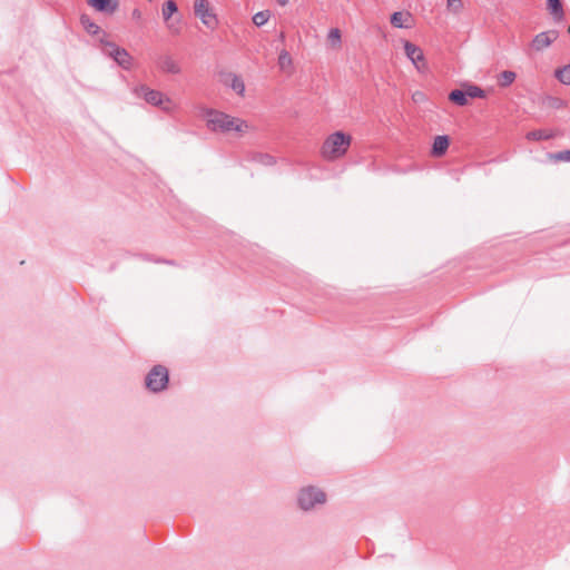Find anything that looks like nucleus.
<instances>
[{"mask_svg":"<svg viewBox=\"0 0 570 570\" xmlns=\"http://www.w3.org/2000/svg\"><path fill=\"white\" fill-rule=\"evenodd\" d=\"M202 112L203 117L206 119L208 130L213 132L228 134L230 131H235L243 134L249 128L246 120L233 117L213 108L204 107Z\"/></svg>","mask_w":570,"mask_h":570,"instance_id":"f257e3e1","label":"nucleus"},{"mask_svg":"<svg viewBox=\"0 0 570 570\" xmlns=\"http://www.w3.org/2000/svg\"><path fill=\"white\" fill-rule=\"evenodd\" d=\"M352 137L342 131L330 135L322 146V156L327 160H334L344 156L351 145Z\"/></svg>","mask_w":570,"mask_h":570,"instance_id":"f03ea898","label":"nucleus"},{"mask_svg":"<svg viewBox=\"0 0 570 570\" xmlns=\"http://www.w3.org/2000/svg\"><path fill=\"white\" fill-rule=\"evenodd\" d=\"M326 500V493L315 485L303 487L297 492V505L305 512L325 504Z\"/></svg>","mask_w":570,"mask_h":570,"instance_id":"7ed1b4c3","label":"nucleus"},{"mask_svg":"<svg viewBox=\"0 0 570 570\" xmlns=\"http://www.w3.org/2000/svg\"><path fill=\"white\" fill-rule=\"evenodd\" d=\"M137 97L144 98L146 102L151 106L160 107L166 112L173 111V102L170 98L166 97L161 91L150 89L149 87L141 85L134 89Z\"/></svg>","mask_w":570,"mask_h":570,"instance_id":"20e7f679","label":"nucleus"},{"mask_svg":"<svg viewBox=\"0 0 570 570\" xmlns=\"http://www.w3.org/2000/svg\"><path fill=\"white\" fill-rule=\"evenodd\" d=\"M169 382V372L166 366L157 364L148 372L145 385L148 391L159 393L164 391Z\"/></svg>","mask_w":570,"mask_h":570,"instance_id":"39448f33","label":"nucleus"},{"mask_svg":"<svg viewBox=\"0 0 570 570\" xmlns=\"http://www.w3.org/2000/svg\"><path fill=\"white\" fill-rule=\"evenodd\" d=\"M100 50L104 55L112 58L120 67L128 70L131 67V57L126 49L118 47L116 43L105 41L100 38Z\"/></svg>","mask_w":570,"mask_h":570,"instance_id":"423d86ee","label":"nucleus"},{"mask_svg":"<svg viewBox=\"0 0 570 570\" xmlns=\"http://www.w3.org/2000/svg\"><path fill=\"white\" fill-rule=\"evenodd\" d=\"M194 11L196 17L209 29H214L217 26V17L207 0H195Z\"/></svg>","mask_w":570,"mask_h":570,"instance_id":"0eeeda50","label":"nucleus"},{"mask_svg":"<svg viewBox=\"0 0 570 570\" xmlns=\"http://www.w3.org/2000/svg\"><path fill=\"white\" fill-rule=\"evenodd\" d=\"M220 81L232 88L238 96L243 97L245 94V83L243 79L233 72H220Z\"/></svg>","mask_w":570,"mask_h":570,"instance_id":"6e6552de","label":"nucleus"},{"mask_svg":"<svg viewBox=\"0 0 570 570\" xmlns=\"http://www.w3.org/2000/svg\"><path fill=\"white\" fill-rule=\"evenodd\" d=\"M404 50H405L406 57L420 70L421 69L420 63H422V66H424V55H423L422 49L420 47H417L416 45L410 42V41H405L404 42Z\"/></svg>","mask_w":570,"mask_h":570,"instance_id":"1a4fd4ad","label":"nucleus"},{"mask_svg":"<svg viewBox=\"0 0 570 570\" xmlns=\"http://www.w3.org/2000/svg\"><path fill=\"white\" fill-rule=\"evenodd\" d=\"M277 66L279 68V71L287 77H291L295 71L292 56L285 49L279 51Z\"/></svg>","mask_w":570,"mask_h":570,"instance_id":"9d476101","label":"nucleus"},{"mask_svg":"<svg viewBox=\"0 0 570 570\" xmlns=\"http://www.w3.org/2000/svg\"><path fill=\"white\" fill-rule=\"evenodd\" d=\"M391 24L396 28L409 29L413 24V17L407 11H397L391 16Z\"/></svg>","mask_w":570,"mask_h":570,"instance_id":"9b49d317","label":"nucleus"},{"mask_svg":"<svg viewBox=\"0 0 570 570\" xmlns=\"http://www.w3.org/2000/svg\"><path fill=\"white\" fill-rule=\"evenodd\" d=\"M157 67L168 73H179L180 68L170 56H160L156 61Z\"/></svg>","mask_w":570,"mask_h":570,"instance_id":"f8f14e48","label":"nucleus"},{"mask_svg":"<svg viewBox=\"0 0 570 570\" xmlns=\"http://www.w3.org/2000/svg\"><path fill=\"white\" fill-rule=\"evenodd\" d=\"M450 145V139L446 135L436 136L432 145V155L434 157L443 156Z\"/></svg>","mask_w":570,"mask_h":570,"instance_id":"ddd939ff","label":"nucleus"},{"mask_svg":"<svg viewBox=\"0 0 570 570\" xmlns=\"http://www.w3.org/2000/svg\"><path fill=\"white\" fill-rule=\"evenodd\" d=\"M547 7L554 22L563 20L564 11L561 0H547Z\"/></svg>","mask_w":570,"mask_h":570,"instance_id":"4468645a","label":"nucleus"},{"mask_svg":"<svg viewBox=\"0 0 570 570\" xmlns=\"http://www.w3.org/2000/svg\"><path fill=\"white\" fill-rule=\"evenodd\" d=\"M88 4L104 13H112L118 6L117 1L112 0H88Z\"/></svg>","mask_w":570,"mask_h":570,"instance_id":"2eb2a0df","label":"nucleus"},{"mask_svg":"<svg viewBox=\"0 0 570 570\" xmlns=\"http://www.w3.org/2000/svg\"><path fill=\"white\" fill-rule=\"evenodd\" d=\"M80 23L90 36H97L99 33L100 27L95 23L88 14L83 13L80 16Z\"/></svg>","mask_w":570,"mask_h":570,"instance_id":"dca6fc26","label":"nucleus"},{"mask_svg":"<svg viewBox=\"0 0 570 570\" xmlns=\"http://www.w3.org/2000/svg\"><path fill=\"white\" fill-rule=\"evenodd\" d=\"M449 100L458 106L468 105V96L465 89H454L449 95Z\"/></svg>","mask_w":570,"mask_h":570,"instance_id":"f3484780","label":"nucleus"},{"mask_svg":"<svg viewBox=\"0 0 570 570\" xmlns=\"http://www.w3.org/2000/svg\"><path fill=\"white\" fill-rule=\"evenodd\" d=\"M250 160L263 166H273L275 164V158L272 155L263 153L253 154Z\"/></svg>","mask_w":570,"mask_h":570,"instance_id":"a211bd4d","label":"nucleus"},{"mask_svg":"<svg viewBox=\"0 0 570 570\" xmlns=\"http://www.w3.org/2000/svg\"><path fill=\"white\" fill-rule=\"evenodd\" d=\"M554 77L563 85L570 86V63L558 68L554 71Z\"/></svg>","mask_w":570,"mask_h":570,"instance_id":"6ab92c4d","label":"nucleus"},{"mask_svg":"<svg viewBox=\"0 0 570 570\" xmlns=\"http://www.w3.org/2000/svg\"><path fill=\"white\" fill-rule=\"evenodd\" d=\"M517 78V75L514 71L511 70H504L499 75V86L500 87H509Z\"/></svg>","mask_w":570,"mask_h":570,"instance_id":"aec40b11","label":"nucleus"},{"mask_svg":"<svg viewBox=\"0 0 570 570\" xmlns=\"http://www.w3.org/2000/svg\"><path fill=\"white\" fill-rule=\"evenodd\" d=\"M556 38H533L530 47L533 50L541 51L550 47Z\"/></svg>","mask_w":570,"mask_h":570,"instance_id":"412c9836","label":"nucleus"},{"mask_svg":"<svg viewBox=\"0 0 570 570\" xmlns=\"http://www.w3.org/2000/svg\"><path fill=\"white\" fill-rule=\"evenodd\" d=\"M468 99L469 98H485V91L475 85H469L465 88Z\"/></svg>","mask_w":570,"mask_h":570,"instance_id":"4be33fe9","label":"nucleus"},{"mask_svg":"<svg viewBox=\"0 0 570 570\" xmlns=\"http://www.w3.org/2000/svg\"><path fill=\"white\" fill-rule=\"evenodd\" d=\"M551 137H552L551 134H548L546 130H541V129L532 130L527 134V139L535 140V141L547 140V139H550Z\"/></svg>","mask_w":570,"mask_h":570,"instance_id":"5701e85b","label":"nucleus"},{"mask_svg":"<svg viewBox=\"0 0 570 570\" xmlns=\"http://www.w3.org/2000/svg\"><path fill=\"white\" fill-rule=\"evenodd\" d=\"M177 11V4L173 0H168L165 2L163 7V17L165 20H168L174 12Z\"/></svg>","mask_w":570,"mask_h":570,"instance_id":"b1692460","label":"nucleus"},{"mask_svg":"<svg viewBox=\"0 0 570 570\" xmlns=\"http://www.w3.org/2000/svg\"><path fill=\"white\" fill-rule=\"evenodd\" d=\"M269 17H271L269 11H267V10L259 11L254 14L253 22L255 26L261 27V26H264L268 21Z\"/></svg>","mask_w":570,"mask_h":570,"instance_id":"393cba45","label":"nucleus"},{"mask_svg":"<svg viewBox=\"0 0 570 570\" xmlns=\"http://www.w3.org/2000/svg\"><path fill=\"white\" fill-rule=\"evenodd\" d=\"M462 7H463L462 0H448L446 1L448 10L453 12V13L460 12Z\"/></svg>","mask_w":570,"mask_h":570,"instance_id":"a878e982","label":"nucleus"},{"mask_svg":"<svg viewBox=\"0 0 570 570\" xmlns=\"http://www.w3.org/2000/svg\"><path fill=\"white\" fill-rule=\"evenodd\" d=\"M554 159L559 161H570V149L562 150L557 154H554Z\"/></svg>","mask_w":570,"mask_h":570,"instance_id":"bb28decb","label":"nucleus"},{"mask_svg":"<svg viewBox=\"0 0 570 570\" xmlns=\"http://www.w3.org/2000/svg\"><path fill=\"white\" fill-rule=\"evenodd\" d=\"M341 40H342V38H330V46L332 48H336V47L341 46Z\"/></svg>","mask_w":570,"mask_h":570,"instance_id":"cd10ccee","label":"nucleus"},{"mask_svg":"<svg viewBox=\"0 0 570 570\" xmlns=\"http://www.w3.org/2000/svg\"><path fill=\"white\" fill-rule=\"evenodd\" d=\"M327 36H341L338 28H331L327 32Z\"/></svg>","mask_w":570,"mask_h":570,"instance_id":"c85d7f7f","label":"nucleus"},{"mask_svg":"<svg viewBox=\"0 0 570 570\" xmlns=\"http://www.w3.org/2000/svg\"><path fill=\"white\" fill-rule=\"evenodd\" d=\"M279 6H286L288 0H276Z\"/></svg>","mask_w":570,"mask_h":570,"instance_id":"c756f323","label":"nucleus"},{"mask_svg":"<svg viewBox=\"0 0 570 570\" xmlns=\"http://www.w3.org/2000/svg\"><path fill=\"white\" fill-rule=\"evenodd\" d=\"M538 36H540V37L548 36V32L542 31V32H540Z\"/></svg>","mask_w":570,"mask_h":570,"instance_id":"7c9ffc66","label":"nucleus"},{"mask_svg":"<svg viewBox=\"0 0 570 570\" xmlns=\"http://www.w3.org/2000/svg\"><path fill=\"white\" fill-rule=\"evenodd\" d=\"M568 32L570 33V26H569V28H568Z\"/></svg>","mask_w":570,"mask_h":570,"instance_id":"2f4dec72","label":"nucleus"}]
</instances>
